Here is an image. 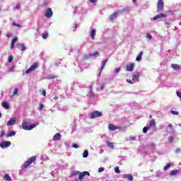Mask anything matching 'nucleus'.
<instances>
[{
	"mask_svg": "<svg viewBox=\"0 0 181 181\" xmlns=\"http://www.w3.org/2000/svg\"><path fill=\"white\" fill-rule=\"evenodd\" d=\"M36 159L37 157L36 156H32L31 158H28L27 161H25L23 163V168L25 169H28V168H29V166H30V165H32V163H35L36 162Z\"/></svg>",
	"mask_w": 181,
	"mask_h": 181,
	"instance_id": "1",
	"label": "nucleus"
},
{
	"mask_svg": "<svg viewBox=\"0 0 181 181\" xmlns=\"http://www.w3.org/2000/svg\"><path fill=\"white\" fill-rule=\"evenodd\" d=\"M35 127H36V124H33L30 125L28 122H24L22 123V128L25 131H30L33 129V128H35Z\"/></svg>",
	"mask_w": 181,
	"mask_h": 181,
	"instance_id": "2",
	"label": "nucleus"
},
{
	"mask_svg": "<svg viewBox=\"0 0 181 181\" xmlns=\"http://www.w3.org/2000/svg\"><path fill=\"white\" fill-rule=\"evenodd\" d=\"M39 67V64L37 62L33 63L29 69L25 71V74H29V73H32V71H35V70Z\"/></svg>",
	"mask_w": 181,
	"mask_h": 181,
	"instance_id": "3",
	"label": "nucleus"
},
{
	"mask_svg": "<svg viewBox=\"0 0 181 181\" xmlns=\"http://www.w3.org/2000/svg\"><path fill=\"white\" fill-rule=\"evenodd\" d=\"M165 8V3L163 0H158L157 2V12H160V11H163Z\"/></svg>",
	"mask_w": 181,
	"mask_h": 181,
	"instance_id": "4",
	"label": "nucleus"
},
{
	"mask_svg": "<svg viewBox=\"0 0 181 181\" xmlns=\"http://www.w3.org/2000/svg\"><path fill=\"white\" fill-rule=\"evenodd\" d=\"M100 117H103V112L100 111H94L93 112L90 113V117L92 119H94L95 118H100Z\"/></svg>",
	"mask_w": 181,
	"mask_h": 181,
	"instance_id": "5",
	"label": "nucleus"
},
{
	"mask_svg": "<svg viewBox=\"0 0 181 181\" xmlns=\"http://www.w3.org/2000/svg\"><path fill=\"white\" fill-rule=\"evenodd\" d=\"M108 129L109 131H115L117 129H122V127L119 126H115L110 123L108 124Z\"/></svg>",
	"mask_w": 181,
	"mask_h": 181,
	"instance_id": "6",
	"label": "nucleus"
},
{
	"mask_svg": "<svg viewBox=\"0 0 181 181\" xmlns=\"http://www.w3.org/2000/svg\"><path fill=\"white\" fill-rule=\"evenodd\" d=\"M45 18H52L53 16V11L51 8H48L45 13Z\"/></svg>",
	"mask_w": 181,
	"mask_h": 181,
	"instance_id": "7",
	"label": "nucleus"
},
{
	"mask_svg": "<svg viewBox=\"0 0 181 181\" xmlns=\"http://www.w3.org/2000/svg\"><path fill=\"white\" fill-rule=\"evenodd\" d=\"M9 146H11V141H5L0 143L1 148H8Z\"/></svg>",
	"mask_w": 181,
	"mask_h": 181,
	"instance_id": "8",
	"label": "nucleus"
},
{
	"mask_svg": "<svg viewBox=\"0 0 181 181\" xmlns=\"http://www.w3.org/2000/svg\"><path fill=\"white\" fill-rule=\"evenodd\" d=\"M86 175L88 176H90V173L88 171H84V172H82V173L80 172V173L78 174V179L79 180H81V179H83V177H84V176H86Z\"/></svg>",
	"mask_w": 181,
	"mask_h": 181,
	"instance_id": "9",
	"label": "nucleus"
},
{
	"mask_svg": "<svg viewBox=\"0 0 181 181\" xmlns=\"http://www.w3.org/2000/svg\"><path fill=\"white\" fill-rule=\"evenodd\" d=\"M166 16H168V15L165 13H160L154 16L153 21H156V19H160L161 18H166Z\"/></svg>",
	"mask_w": 181,
	"mask_h": 181,
	"instance_id": "10",
	"label": "nucleus"
},
{
	"mask_svg": "<svg viewBox=\"0 0 181 181\" xmlns=\"http://www.w3.org/2000/svg\"><path fill=\"white\" fill-rule=\"evenodd\" d=\"M118 13H119L118 11H115L114 13H112V15H110V16H109L110 21H114V20L117 19V16H118Z\"/></svg>",
	"mask_w": 181,
	"mask_h": 181,
	"instance_id": "11",
	"label": "nucleus"
},
{
	"mask_svg": "<svg viewBox=\"0 0 181 181\" xmlns=\"http://www.w3.org/2000/svg\"><path fill=\"white\" fill-rule=\"evenodd\" d=\"M16 122V117H12L9 121L7 122V126L13 125Z\"/></svg>",
	"mask_w": 181,
	"mask_h": 181,
	"instance_id": "12",
	"label": "nucleus"
},
{
	"mask_svg": "<svg viewBox=\"0 0 181 181\" xmlns=\"http://www.w3.org/2000/svg\"><path fill=\"white\" fill-rule=\"evenodd\" d=\"M150 127L148 128H153V129H155L156 128V122H155V119L150 120Z\"/></svg>",
	"mask_w": 181,
	"mask_h": 181,
	"instance_id": "13",
	"label": "nucleus"
},
{
	"mask_svg": "<svg viewBox=\"0 0 181 181\" xmlns=\"http://www.w3.org/2000/svg\"><path fill=\"white\" fill-rule=\"evenodd\" d=\"M60 139H62V134H60L59 133H57L53 137V141H60Z\"/></svg>",
	"mask_w": 181,
	"mask_h": 181,
	"instance_id": "14",
	"label": "nucleus"
},
{
	"mask_svg": "<svg viewBox=\"0 0 181 181\" xmlns=\"http://www.w3.org/2000/svg\"><path fill=\"white\" fill-rule=\"evenodd\" d=\"M123 179H128L129 181L134 180V177L132 175L124 174L122 175Z\"/></svg>",
	"mask_w": 181,
	"mask_h": 181,
	"instance_id": "15",
	"label": "nucleus"
},
{
	"mask_svg": "<svg viewBox=\"0 0 181 181\" xmlns=\"http://www.w3.org/2000/svg\"><path fill=\"white\" fill-rule=\"evenodd\" d=\"M107 62H108V59L103 61V64L100 67V71L99 73V76H101V71H103V70H104V67H105V65L107 64Z\"/></svg>",
	"mask_w": 181,
	"mask_h": 181,
	"instance_id": "16",
	"label": "nucleus"
},
{
	"mask_svg": "<svg viewBox=\"0 0 181 181\" xmlns=\"http://www.w3.org/2000/svg\"><path fill=\"white\" fill-rule=\"evenodd\" d=\"M134 64H130L129 66L126 67L127 71H134Z\"/></svg>",
	"mask_w": 181,
	"mask_h": 181,
	"instance_id": "17",
	"label": "nucleus"
},
{
	"mask_svg": "<svg viewBox=\"0 0 181 181\" xmlns=\"http://www.w3.org/2000/svg\"><path fill=\"white\" fill-rule=\"evenodd\" d=\"M17 47L18 49H21V52H25V50H26V47L24 44H18Z\"/></svg>",
	"mask_w": 181,
	"mask_h": 181,
	"instance_id": "18",
	"label": "nucleus"
},
{
	"mask_svg": "<svg viewBox=\"0 0 181 181\" xmlns=\"http://www.w3.org/2000/svg\"><path fill=\"white\" fill-rule=\"evenodd\" d=\"M171 67L174 70H180V69H181V66L179 64H172Z\"/></svg>",
	"mask_w": 181,
	"mask_h": 181,
	"instance_id": "19",
	"label": "nucleus"
},
{
	"mask_svg": "<svg viewBox=\"0 0 181 181\" xmlns=\"http://www.w3.org/2000/svg\"><path fill=\"white\" fill-rule=\"evenodd\" d=\"M139 76H140L139 73H138L136 75L134 74V75H132V80L133 81H139Z\"/></svg>",
	"mask_w": 181,
	"mask_h": 181,
	"instance_id": "20",
	"label": "nucleus"
},
{
	"mask_svg": "<svg viewBox=\"0 0 181 181\" xmlns=\"http://www.w3.org/2000/svg\"><path fill=\"white\" fill-rule=\"evenodd\" d=\"M1 105L3 108H5V110H9V104L8 102H3Z\"/></svg>",
	"mask_w": 181,
	"mask_h": 181,
	"instance_id": "21",
	"label": "nucleus"
},
{
	"mask_svg": "<svg viewBox=\"0 0 181 181\" xmlns=\"http://www.w3.org/2000/svg\"><path fill=\"white\" fill-rule=\"evenodd\" d=\"M144 54L143 52H141L136 57V62H141L142 60V56Z\"/></svg>",
	"mask_w": 181,
	"mask_h": 181,
	"instance_id": "22",
	"label": "nucleus"
},
{
	"mask_svg": "<svg viewBox=\"0 0 181 181\" xmlns=\"http://www.w3.org/2000/svg\"><path fill=\"white\" fill-rule=\"evenodd\" d=\"M4 180L6 181H12V178L9 176V175L6 174L4 177Z\"/></svg>",
	"mask_w": 181,
	"mask_h": 181,
	"instance_id": "23",
	"label": "nucleus"
},
{
	"mask_svg": "<svg viewBox=\"0 0 181 181\" xmlns=\"http://www.w3.org/2000/svg\"><path fill=\"white\" fill-rule=\"evenodd\" d=\"M90 37H91V39H94V37H95V29H93L90 31Z\"/></svg>",
	"mask_w": 181,
	"mask_h": 181,
	"instance_id": "24",
	"label": "nucleus"
},
{
	"mask_svg": "<svg viewBox=\"0 0 181 181\" xmlns=\"http://www.w3.org/2000/svg\"><path fill=\"white\" fill-rule=\"evenodd\" d=\"M18 91H19V89L16 88L14 89V91L13 92V94L11 95V98H13V97H15V95H16V94H18Z\"/></svg>",
	"mask_w": 181,
	"mask_h": 181,
	"instance_id": "25",
	"label": "nucleus"
},
{
	"mask_svg": "<svg viewBox=\"0 0 181 181\" xmlns=\"http://www.w3.org/2000/svg\"><path fill=\"white\" fill-rule=\"evenodd\" d=\"M108 148H110L111 149H114V143L107 141Z\"/></svg>",
	"mask_w": 181,
	"mask_h": 181,
	"instance_id": "26",
	"label": "nucleus"
},
{
	"mask_svg": "<svg viewBox=\"0 0 181 181\" xmlns=\"http://www.w3.org/2000/svg\"><path fill=\"white\" fill-rule=\"evenodd\" d=\"M179 173V170H173L170 173L171 176H175V175H177Z\"/></svg>",
	"mask_w": 181,
	"mask_h": 181,
	"instance_id": "27",
	"label": "nucleus"
},
{
	"mask_svg": "<svg viewBox=\"0 0 181 181\" xmlns=\"http://www.w3.org/2000/svg\"><path fill=\"white\" fill-rule=\"evenodd\" d=\"M79 173H80V171H72L71 173V176H78V175H79Z\"/></svg>",
	"mask_w": 181,
	"mask_h": 181,
	"instance_id": "28",
	"label": "nucleus"
},
{
	"mask_svg": "<svg viewBox=\"0 0 181 181\" xmlns=\"http://www.w3.org/2000/svg\"><path fill=\"white\" fill-rule=\"evenodd\" d=\"M99 53L98 52H95L94 53H90L88 54L89 57H93V56H98Z\"/></svg>",
	"mask_w": 181,
	"mask_h": 181,
	"instance_id": "29",
	"label": "nucleus"
},
{
	"mask_svg": "<svg viewBox=\"0 0 181 181\" xmlns=\"http://www.w3.org/2000/svg\"><path fill=\"white\" fill-rule=\"evenodd\" d=\"M172 166V164L170 163H168L163 168V170H168V169H169V168H170Z\"/></svg>",
	"mask_w": 181,
	"mask_h": 181,
	"instance_id": "30",
	"label": "nucleus"
},
{
	"mask_svg": "<svg viewBox=\"0 0 181 181\" xmlns=\"http://www.w3.org/2000/svg\"><path fill=\"white\" fill-rule=\"evenodd\" d=\"M14 135H16V132H10L8 134L7 136H13Z\"/></svg>",
	"mask_w": 181,
	"mask_h": 181,
	"instance_id": "31",
	"label": "nucleus"
},
{
	"mask_svg": "<svg viewBox=\"0 0 181 181\" xmlns=\"http://www.w3.org/2000/svg\"><path fill=\"white\" fill-rule=\"evenodd\" d=\"M48 36H49V33H45L42 34V39H47Z\"/></svg>",
	"mask_w": 181,
	"mask_h": 181,
	"instance_id": "32",
	"label": "nucleus"
},
{
	"mask_svg": "<svg viewBox=\"0 0 181 181\" xmlns=\"http://www.w3.org/2000/svg\"><path fill=\"white\" fill-rule=\"evenodd\" d=\"M54 78H57V76H51L47 77L48 80H54Z\"/></svg>",
	"mask_w": 181,
	"mask_h": 181,
	"instance_id": "33",
	"label": "nucleus"
},
{
	"mask_svg": "<svg viewBox=\"0 0 181 181\" xmlns=\"http://www.w3.org/2000/svg\"><path fill=\"white\" fill-rule=\"evenodd\" d=\"M170 113L173 115H179V112H176L175 110H171L170 111Z\"/></svg>",
	"mask_w": 181,
	"mask_h": 181,
	"instance_id": "34",
	"label": "nucleus"
},
{
	"mask_svg": "<svg viewBox=\"0 0 181 181\" xmlns=\"http://www.w3.org/2000/svg\"><path fill=\"white\" fill-rule=\"evenodd\" d=\"M150 129V127H144L143 128V132H144V134H146V132H148V129Z\"/></svg>",
	"mask_w": 181,
	"mask_h": 181,
	"instance_id": "35",
	"label": "nucleus"
},
{
	"mask_svg": "<svg viewBox=\"0 0 181 181\" xmlns=\"http://www.w3.org/2000/svg\"><path fill=\"white\" fill-rule=\"evenodd\" d=\"M83 158H87V156H88V151H84L83 153Z\"/></svg>",
	"mask_w": 181,
	"mask_h": 181,
	"instance_id": "36",
	"label": "nucleus"
},
{
	"mask_svg": "<svg viewBox=\"0 0 181 181\" xmlns=\"http://www.w3.org/2000/svg\"><path fill=\"white\" fill-rule=\"evenodd\" d=\"M115 173H121V170H119V167H115Z\"/></svg>",
	"mask_w": 181,
	"mask_h": 181,
	"instance_id": "37",
	"label": "nucleus"
},
{
	"mask_svg": "<svg viewBox=\"0 0 181 181\" xmlns=\"http://www.w3.org/2000/svg\"><path fill=\"white\" fill-rule=\"evenodd\" d=\"M13 61V56L11 55L10 57H8V63H12Z\"/></svg>",
	"mask_w": 181,
	"mask_h": 181,
	"instance_id": "38",
	"label": "nucleus"
},
{
	"mask_svg": "<svg viewBox=\"0 0 181 181\" xmlns=\"http://www.w3.org/2000/svg\"><path fill=\"white\" fill-rule=\"evenodd\" d=\"M120 71H121V67L116 68L115 69V73H119Z\"/></svg>",
	"mask_w": 181,
	"mask_h": 181,
	"instance_id": "39",
	"label": "nucleus"
},
{
	"mask_svg": "<svg viewBox=\"0 0 181 181\" xmlns=\"http://www.w3.org/2000/svg\"><path fill=\"white\" fill-rule=\"evenodd\" d=\"M13 26H17V28H21V24H18V23H15V22L13 23Z\"/></svg>",
	"mask_w": 181,
	"mask_h": 181,
	"instance_id": "40",
	"label": "nucleus"
},
{
	"mask_svg": "<svg viewBox=\"0 0 181 181\" xmlns=\"http://www.w3.org/2000/svg\"><path fill=\"white\" fill-rule=\"evenodd\" d=\"M129 7H126V8H123V12H128V11H129Z\"/></svg>",
	"mask_w": 181,
	"mask_h": 181,
	"instance_id": "41",
	"label": "nucleus"
},
{
	"mask_svg": "<svg viewBox=\"0 0 181 181\" xmlns=\"http://www.w3.org/2000/svg\"><path fill=\"white\" fill-rule=\"evenodd\" d=\"M146 38L149 39L151 40V39H152V35H149V33L146 34Z\"/></svg>",
	"mask_w": 181,
	"mask_h": 181,
	"instance_id": "42",
	"label": "nucleus"
},
{
	"mask_svg": "<svg viewBox=\"0 0 181 181\" xmlns=\"http://www.w3.org/2000/svg\"><path fill=\"white\" fill-rule=\"evenodd\" d=\"M16 42H18V37H14L13 39V41H12V42L13 43H16Z\"/></svg>",
	"mask_w": 181,
	"mask_h": 181,
	"instance_id": "43",
	"label": "nucleus"
},
{
	"mask_svg": "<svg viewBox=\"0 0 181 181\" xmlns=\"http://www.w3.org/2000/svg\"><path fill=\"white\" fill-rule=\"evenodd\" d=\"M98 172H99V173H101V172H104V168H100L98 169Z\"/></svg>",
	"mask_w": 181,
	"mask_h": 181,
	"instance_id": "44",
	"label": "nucleus"
},
{
	"mask_svg": "<svg viewBox=\"0 0 181 181\" xmlns=\"http://www.w3.org/2000/svg\"><path fill=\"white\" fill-rule=\"evenodd\" d=\"M127 83H129V84H133V83H134L131 79H127Z\"/></svg>",
	"mask_w": 181,
	"mask_h": 181,
	"instance_id": "45",
	"label": "nucleus"
},
{
	"mask_svg": "<svg viewBox=\"0 0 181 181\" xmlns=\"http://www.w3.org/2000/svg\"><path fill=\"white\" fill-rule=\"evenodd\" d=\"M168 141H169V142H173V136L169 137V138H168Z\"/></svg>",
	"mask_w": 181,
	"mask_h": 181,
	"instance_id": "46",
	"label": "nucleus"
},
{
	"mask_svg": "<svg viewBox=\"0 0 181 181\" xmlns=\"http://www.w3.org/2000/svg\"><path fill=\"white\" fill-rule=\"evenodd\" d=\"M72 146H73V148H78V144H73Z\"/></svg>",
	"mask_w": 181,
	"mask_h": 181,
	"instance_id": "47",
	"label": "nucleus"
},
{
	"mask_svg": "<svg viewBox=\"0 0 181 181\" xmlns=\"http://www.w3.org/2000/svg\"><path fill=\"white\" fill-rule=\"evenodd\" d=\"M21 8V4L16 5L15 9H19Z\"/></svg>",
	"mask_w": 181,
	"mask_h": 181,
	"instance_id": "48",
	"label": "nucleus"
},
{
	"mask_svg": "<svg viewBox=\"0 0 181 181\" xmlns=\"http://www.w3.org/2000/svg\"><path fill=\"white\" fill-rule=\"evenodd\" d=\"M13 47H15V43L11 42V49H13Z\"/></svg>",
	"mask_w": 181,
	"mask_h": 181,
	"instance_id": "49",
	"label": "nucleus"
},
{
	"mask_svg": "<svg viewBox=\"0 0 181 181\" xmlns=\"http://www.w3.org/2000/svg\"><path fill=\"white\" fill-rule=\"evenodd\" d=\"M44 107H45V105H43V104H41V105H40L39 109L40 110H43Z\"/></svg>",
	"mask_w": 181,
	"mask_h": 181,
	"instance_id": "50",
	"label": "nucleus"
},
{
	"mask_svg": "<svg viewBox=\"0 0 181 181\" xmlns=\"http://www.w3.org/2000/svg\"><path fill=\"white\" fill-rule=\"evenodd\" d=\"M90 2H91V4H96L97 3V0H89Z\"/></svg>",
	"mask_w": 181,
	"mask_h": 181,
	"instance_id": "51",
	"label": "nucleus"
},
{
	"mask_svg": "<svg viewBox=\"0 0 181 181\" xmlns=\"http://www.w3.org/2000/svg\"><path fill=\"white\" fill-rule=\"evenodd\" d=\"M4 135H5V132H1V134H0V136L1 138H2L4 136Z\"/></svg>",
	"mask_w": 181,
	"mask_h": 181,
	"instance_id": "52",
	"label": "nucleus"
},
{
	"mask_svg": "<svg viewBox=\"0 0 181 181\" xmlns=\"http://www.w3.org/2000/svg\"><path fill=\"white\" fill-rule=\"evenodd\" d=\"M42 95H44V97H46V90H42Z\"/></svg>",
	"mask_w": 181,
	"mask_h": 181,
	"instance_id": "53",
	"label": "nucleus"
},
{
	"mask_svg": "<svg viewBox=\"0 0 181 181\" xmlns=\"http://www.w3.org/2000/svg\"><path fill=\"white\" fill-rule=\"evenodd\" d=\"M6 37H12V34L8 33V34L6 35Z\"/></svg>",
	"mask_w": 181,
	"mask_h": 181,
	"instance_id": "54",
	"label": "nucleus"
},
{
	"mask_svg": "<svg viewBox=\"0 0 181 181\" xmlns=\"http://www.w3.org/2000/svg\"><path fill=\"white\" fill-rule=\"evenodd\" d=\"M168 128H170V129H172V128H173V126L172 125V124H170L168 125Z\"/></svg>",
	"mask_w": 181,
	"mask_h": 181,
	"instance_id": "55",
	"label": "nucleus"
},
{
	"mask_svg": "<svg viewBox=\"0 0 181 181\" xmlns=\"http://www.w3.org/2000/svg\"><path fill=\"white\" fill-rule=\"evenodd\" d=\"M165 25H168V26H170V23H169V22H165Z\"/></svg>",
	"mask_w": 181,
	"mask_h": 181,
	"instance_id": "56",
	"label": "nucleus"
},
{
	"mask_svg": "<svg viewBox=\"0 0 181 181\" xmlns=\"http://www.w3.org/2000/svg\"><path fill=\"white\" fill-rule=\"evenodd\" d=\"M131 139H132V141H135V136H132V137H131Z\"/></svg>",
	"mask_w": 181,
	"mask_h": 181,
	"instance_id": "57",
	"label": "nucleus"
},
{
	"mask_svg": "<svg viewBox=\"0 0 181 181\" xmlns=\"http://www.w3.org/2000/svg\"><path fill=\"white\" fill-rule=\"evenodd\" d=\"M46 5H47V3H43L42 4V6H46Z\"/></svg>",
	"mask_w": 181,
	"mask_h": 181,
	"instance_id": "58",
	"label": "nucleus"
},
{
	"mask_svg": "<svg viewBox=\"0 0 181 181\" xmlns=\"http://www.w3.org/2000/svg\"><path fill=\"white\" fill-rule=\"evenodd\" d=\"M100 90H104V85L100 87Z\"/></svg>",
	"mask_w": 181,
	"mask_h": 181,
	"instance_id": "59",
	"label": "nucleus"
},
{
	"mask_svg": "<svg viewBox=\"0 0 181 181\" xmlns=\"http://www.w3.org/2000/svg\"><path fill=\"white\" fill-rule=\"evenodd\" d=\"M58 98H59V97H54V100H57Z\"/></svg>",
	"mask_w": 181,
	"mask_h": 181,
	"instance_id": "60",
	"label": "nucleus"
},
{
	"mask_svg": "<svg viewBox=\"0 0 181 181\" xmlns=\"http://www.w3.org/2000/svg\"><path fill=\"white\" fill-rule=\"evenodd\" d=\"M138 0H132V2L135 3Z\"/></svg>",
	"mask_w": 181,
	"mask_h": 181,
	"instance_id": "61",
	"label": "nucleus"
},
{
	"mask_svg": "<svg viewBox=\"0 0 181 181\" xmlns=\"http://www.w3.org/2000/svg\"><path fill=\"white\" fill-rule=\"evenodd\" d=\"M148 117H149V118H152V115H150L148 116Z\"/></svg>",
	"mask_w": 181,
	"mask_h": 181,
	"instance_id": "62",
	"label": "nucleus"
},
{
	"mask_svg": "<svg viewBox=\"0 0 181 181\" xmlns=\"http://www.w3.org/2000/svg\"><path fill=\"white\" fill-rule=\"evenodd\" d=\"M177 152H180V150L179 148H177Z\"/></svg>",
	"mask_w": 181,
	"mask_h": 181,
	"instance_id": "63",
	"label": "nucleus"
},
{
	"mask_svg": "<svg viewBox=\"0 0 181 181\" xmlns=\"http://www.w3.org/2000/svg\"><path fill=\"white\" fill-rule=\"evenodd\" d=\"M1 112H0V118H1Z\"/></svg>",
	"mask_w": 181,
	"mask_h": 181,
	"instance_id": "64",
	"label": "nucleus"
}]
</instances>
